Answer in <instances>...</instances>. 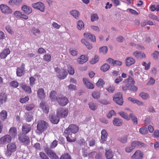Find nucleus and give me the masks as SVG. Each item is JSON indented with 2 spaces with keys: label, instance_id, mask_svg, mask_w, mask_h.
I'll list each match as a JSON object with an SVG mask.
<instances>
[{
  "label": "nucleus",
  "instance_id": "obj_1",
  "mask_svg": "<svg viewBox=\"0 0 159 159\" xmlns=\"http://www.w3.org/2000/svg\"><path fill=\"white\" fill-rule=\"evenodd\" d=\"M48 126V123L43 120H39L37 125V130L39 134H41L46 130Z\"/></svg>",
  "mask_w": 159,
  "mask_h": 159
},
{
  "label": "nucleus",
  "instance_id": "obj_2",
  "mask_svg": "<svg viewBox=\"0 0 159 159\" xmlns=\"http://www.w3.org/2000/svg\"><path fill=\"white\" fill-rule=\"evenodd\" d=\"M79 130V127L78 126L75 124H71L65 130L64 133L67 135L69 136L71 135L72 133H76Z\"/></svg>",
  "mask_w": 159,
  "mask_h": 159
},
{
  "label": "nucleus",
  "instance_id": "obj_3",
  "mask_svg": "<svg viewBox=\"0 0 159 159\" xmlns=\"http://www.w3.org/2000/svg\"><path fill=\"white\" fill-rule=\"evenodd\" d=\"M7 149L5 154L8 157H10L13 152H15L16 149V147L15 143H11L7 145Z\"/></svg>",
  "mask_w": 159,
  "mask_h": 159
},
{
  "label": "nucleus",
  "instance_id": "obj_4",
  "mask_svg": "<svg viewBox=\"0 0 159 159\" xmlns=\"http://www.w3.org/2000/svg\"><path fill=\"white\" fill-rule=\"evenodd\" d=\"M68 112L67 109L60 108L57 110L56 114L57 116L60 118H65L67 116Z\"/></svg>",
  "mask_w": 159,
  "mask_h": 159
},
{
  "label": "nucleus",
  "instance_id": "obj_5",
  "mask_svg": "<svg viewBox=\"0 0 159 159\" xmlns=\"http://www.w3.org/2000/svg\"><path fill=\"white\" fill-rule=\"evenodd\" d=\"M44 151L51 159H58L59 158L56 152L47 146L44 148Z\"/></svg>",
  "mask_w": 159,
  "mask_h": 159
},
{
  "label": "nucleus",
  "instance_id": "obj_6",
  "mask_svg": "<svg viewBox=\"0 0 159 159\" xmlns=\"http://www.w3.org/2000/svg\"><path fill=\"white\" fill-rule=\"evenodd\" d=\"M57 101L61 106H65L68 103L69 100L66 96L60 94L58 96Z\"/></svg>",
  "mask_w": 159,
  "mask_h": 159
},
{
  "label": "nucleus",
  "instance_id": "obj_7",
  "mask_svg": "<svg viewBox=\"0 0 159 159\" xmlns=\"http://www.w3.org/2000/svg\"><path fill=\"white\" fill-rule=\"evenodd\" d=\"M113 100L117 104L120 106L122 105L124 102L122 94L120 93L115 94L113 97Z\"/></svg>",
  "mask_w": 159,
  "mask_h": 159
},
{
  "label": "nucleus",
  "instance_id": "obj_8",
  "mask_svg": "<svg viewBox=\"0 0 159 159\" xmlns=\"http://www.w3.org/2000/svg\"><path fill=\"white\" fill-rule=\"evenodd\" d=\"M25 134L23 133L19 134L18 139L20 142L27 144L30 142V139L29 137Z\"/></svg>",
  "mask_w": 159,
  "mask_h": 159
},
{
  "label": "nucleus",
  "instance_id": "obj_9",
  "mask_svg": "<svg viewBox=\"0 0 159 159\" xmlns=\"http://www.w3.org/2000/svg\"><path fill=\"white\" fill-rule=\"evenodd\" d=\"M132 145L133 147L139 148H145L147 147V145L141 141L135 140L132 142Z\"/></svg>",
  "mask_w": 159,
  "mask_h": 159
},
{
  "label": "nucleus",
  "instance_id": "obj_10",
  "mask_svg": "<svg viewBox=\"0 0 159 159\" xmlns=\"http://www.w3.org/2000/svg\"><path fill=\"white\" fill-rule=\"evenodd\" d=\"M0 9L2 12L5 14H9L12 13V10L7 5L2 4L0 6Z\"/></svg>",
  "mask_w": 159,
  "mask_h": 159
},
{
  "label": "nucleus",
  "instance_id": "obj_11",
  "mask_svg": "<svg viewBox=\"0 0 159 159\" xmlns=\"http://www.w3.org/2000/svg\"><path fill=\"white\" fill-rule=\"evenodd\" d=\"M32 7L35 9H37L42 12L45 11V7L44 4L41 2H38L32 4Z\"/></svg>",
  "mask_w": 159,
  "mask_h": 159
},
{
  "label": "nucleus",
  "instance_id": "obj_12",
  "mask_svg": "<svg viewBox=\"0 0 159 159\" xmlns=\"http://www.w3.org/2000/svg\"><path fill=\"white\" fill-rule=\"evenodd\" d=\"M12 139L11 136L6 135L0 138V144H5L11 142Z\"/></svg>",
  "mask_w": 159,
  "mask_h": 159
},
{
  "label": "nucleus",
  "instance_id": "obj_13",
  "mask_svg": "<svg viewBox=\"0 0 159 159\" xmlns=\"http://www.w3.org/2000/svg\"><path fill=\"white\" fill-rule=\"evenodd\" d=\"M143 154L140 150H137L131 157V159H143Z\"/></svg>",
  "mask_w": 159,
  "mask_h": 159
},
{
  "label": "nucleus",
  "instance_id": "obj_14",
  "mask_svg": "<svg viewBox=\"0 0 159 159\" xmlns=\"http://www.w3.org/2000/svg\"><path fill=\"white\" fill-rule=\"evenodd\" d=\"M25 64L22 63L21 66L17 67L16 69V74L17 76L20 77L23 75L25 73Z\"/></svg>",
  "mask_w": 159,
  "mask_h": 159
},
{
  "label": "nucleus",
  "instance_id": "obj_15",
  "mask_svg": "<svg viewBox=\"0 0 159 159\" xmlns=\"http://www.w3.org/2000/svg\"><path fill=\"white\" fill-rule=\"evenodd\" d=\"M133 55L138 59H142L146 58L145 54L142 52L135 51L133 52Z\"/></svg>",
  "mask_w": 159,
  "mask_h": 159
},
{
  "label": "nucleus",
  "instance_id": "obj_16",
  "mask_svg": "<svg viewBox=\"0 0 159 159\" xmlns=\"http://www.w3.org/2000/svg\"><path fill=\"white\" fill-rule=\"evenodd\" d=\"M40 108L42 109L43 111L46 114H48L49 112V107L45 102L42 101L40 104Z\"/></svg>",
  "mask_w": 159,
  "mask_h": 159
},
{
  "label": "nucleus",
  "instance_id": "obj_17",
  "mask_svg": "<svg viewBox=\"0 0 159 159\" xmlns=\"http://www.w3.org/2000/svg\"><path fill=\"white\" fill-rule=\"evenodd\" d=\"M88 58L87 56L82 55L77 59V61L79 64H83L88 61Z\"/></svg>",
  "mask_w": 159,
  "mask_h": 159
},
{
  "label": "nucleus",
  "instance_id": "obj_18",
  "mask_svg": "<svg viewBox=\"0 0 159 159\" xmlns=\"http://www.w3.org/2000/svg\"><path fill=\"white\" fill-rule=\"evenodd\" d=\"M31 129V125L28 124H24L22 126V133L26 134L29 133Z\"/></svg>",
  "mask_w": 159,
  "mask_h": 159
},
{
  "label": "nucleus",
  "instance_id": "obj_19",
  "mask_svg": "<svg viewBox=\"0 0 159 159\" xmlns=\"http://www.w3.org/2000/svg\"><path fill=\"white\" fill-rule=\"evenodd\" d=\"M10 53V51L9 48L4 49L0 53V57L1 59H5L7 56Z\"/></svg>",
  "mask_w": 159,
  "mask_h": 159
},
{
  "label": "nucleus",
  "instance_id": "obj_20",
  "mask_svg": "<svg viewBox=\"0 0 159 159\" xmlns=\"http://www.w3.org/2000/svg\"><path fill=\"white\" fill-rule=\"evenodd\" d=\"M20 86L23 90L29 93H32V90L30 87L28 85H26L25 83H22L20 84Z\"/></svg>",
  "mask_w": 159,
  "mask_h": 159
},
{
  "label": "nucleus",
  "instance_id": "obj_21",
  "mask_svg": "<svg viewBox=\"0 0 159 159\" xmlns=\"http://www.w3.org/2000/svg\"><path fill=\"white\" fill-rule=\"evenodd\" d=\"M49 118L51 122L54 124H57L59 121L60 118L57 115H50Z\"/></svg>",
  "mask_w": 159,
  "mask_h": 159
},
{
  "label": "nucleus",
  "instance_id": "obj_22",
  "mask_svg": "<svg viewBox=\"0 0 159 159\" xmlns=\"http://www.w3.org/2000/svg\"><path fill=\"white\" fill-rule=\"evenodd\" d=\"M84 35L86 39L93 42H96V38L94 35L89 33H85Z\"/></svg>",
  "mask_w": 159,
  "mask_h": 159
},
{
  "label": "nucleus",
  "instance_id": "obj_23",
  "mask_svg": "<svg viewBox=\"0 0 159 159\" xmlns=\"http://www.w3.org/2000/svg\"><path fill=\"white\" fill-rule=\"evenodd\" d=\"M68 75V73L66 71L65 69H62L59 72V74L58 75V77L60 80H63Z\"/></svg>",
  "mask_w": 159,
  "mask_h": 159
},
{
  "label": "nucleus",
  "instance_id": "obj_24",
  "mask_svg": "<svg viewBox=\"0 0 159 159\" xmlns=\"http://www.w3.org/2000/svg\"><path fill=\"white\" fill-rule=\"evenodd\" d=\"M37 95L41 99H43L45 98V94L43 89L40 88L38 90Z\"/></svg>",
  "mask_w": 159,
  "mask_h": 159
},
{
  "label": "nucleus",
  "instance_id": "obj_25",
  "mask_svg": "<svg viewBox=\"0 0 159 159\" xmlns=\"http://www.w3.org/2000/svg\"><path fill=\"white\" fill-rule=\"evenodd\" d=\"M101 140L102 143H103L107 140L108 134L105 129H103L101 131Z\"/></svg>",
  "mask_w": 159,
  "mask_h": 159
},
{
  "label": "nucleus",
  "instance_id": "obj_26",
  "mask_svg": "<svg viewBox=\"0 0 159 159\" xmlns=\"http://www.w3.org/2000/svg\"><path fill=\"white\" fill-rule=\"evenodd\" d=\"M135 62V60L131 57H127L126 59V65L128 66L134 64Z\"/></svg>",
  "mask_w": 159,
  "mask_h": 159
},
{
  "label": "nucleus",
  "instance_id": "obj_27",
  "mask_svg": "<svg viewBox=\"0 0 159 159\" xmlns=\"http://www.w3.org/2000/svg\"><path fill=\"white\" fill-rule=\"evenodd\" d=\"M21 9L25 13L28 15L32 12V9L31 7L27 5H24L22 6Z\"/></svg>",
  "mask_w": 159,
  "mask_h": 159
},
{
  "label": "nucleus",
  "instance_id": "obj_28",
  "mask_svg": "<svg viewBox=\"0 0 159 159\" xmlns=\"http://www.w3.org/2000/svg\"><path fill=\"white\" fill-rule=\"evenodd\" d=\"M113 123L115 126H119L122 125L123 121L121 119L118 118H114L113 120Z\"/></svg>",
  "mask_w": 159,
  "mask_h": 159
},
{
  "label": "nucleus",
  "instance_id": "obj_29",
  "mask_svg": "<svg viewBox=\"0 0 159 159\" xmlns=\"http://www.w3.org/2000/svg\"><path fill=\"white\" fill-rule=\"evenodd\" d=\"M83 82L86 86L87 88L93 89L94 88L93 85L90 83L88 80L85 79H83Z\"/></svg>",
  "mask_w": 159,
  "mask_h": 159
},
{
  "label": "nucleus",
  "instance_id": "obj_30",
  "mask_svg": "<svg viewBox=\"0 0 159 159\" xmlns=\"http://www.w3.org/2000/svg\"><path fill=\"white\" fill-rule=\"evenodd\" d=\"M9 133L12 137H15L17 134L16 128L14 127H11L9 130Z\"/></svg>",
  "mask_w": 159,
  "mask_h": 159
},
{
  "label": "nucleus",
  "instance_id": "obj_31",
  "mask_svg": "<svg viewBox=\"0 0 159 159\" xmlns=\"http://www.w3.org/2000/svg\"><path fill=\"white\" fill-rule=\"evenodd\" d=\"M7 99L6 94L4 93H0V105L6 102Z\"/></svg>",
  "mask_w": 159,
  "mask_h": 159
},
{
  "label": "nucleus",
  "instance_id": "obj_32",
  "mask_svg": "<svg viewBox=\"0 0 159 159\" xmlns=\"http://www.w3.org/2000/svg\"><path fill=\"white\" fill-rule=\"evenodd\" d=\"M130 119H131L132 120L133 124L134 125H137L138 124V120L135 115L132 112L130 113L129 114Z\"/></svg>",
  "mask_w": 159,
  "mask_h": 159
},
{
  "label": "nucleus",
  "instance_id": "obj_33",
  "mask_svg": "<svg viewBox=\"0 0 159 159\" xmlns=\"http://www.w3.org/2000/svg\"><path fill=\"white\" fill-rule=\"evenodd\" d=\"M105 156L107 159H112L113 157V154L111 150H106Z\"/></svg>",
  "mask_w": 159,
  "mask_h": 159
},
{
  "label": "nucleus",
  "instance_id": "obj_34",
  "mask_svg": "<svg viewBox=\"0 0 159 159\" xmlns=\"http://www.w3.org/2000/svg\"><path fill=\"white\" fill-rule=\"evenodd\" d=\"M22 2V0H10L8 2L9 4L15 5L18 6L21 5Z\"/></svg>",
  "mask_w": 159,
  "mask_h": 159
},
{
  "label": "nucleus",
  "instance_id": "obj_35",
  "mask_svg": "<svg viewBox=\"0 0 159 159\" xmlns=\"http://www.w3.org/2000/svg\"><path fill=\"white\" fill-rule=\"evenodd\" d=\"M128 137L126 135H120L118 140L122 143H126L127 141Z\"/></svg>",
  "mask_w": 159,
  "mask_h": 159
},
{
  "label": "nucleus",
  "instance_id": "obj_36",
  "mask_svg": "<svg viewBox=\"0 0 159 159\" xmlns=\"http://www.w3.org/2000/svg\"><path fill=\"white\" fill-rule=\"evenodd\" d=\"M57 93L56 91L53 90L50 93L49 97L53 101H57V99L58 98V96H56Z\"/></svg>",
  "mask_w": 159,
  "mask_h": 159
},
{
  "label": "nucleus",
  "instance_id": "obj_37",
  "mask_svg": "<svg viewBox=\"0 0 159 159\" xmlns=\"http://www.w3.org/2000/svg\"><path fill=\"white\" fill-rule=\"evenodd\" d=\"M81 42L86 46L88 49L90 50L93 48L92 44L90 43L89 42L86 41L85 39H82Z\"/></svg>",
  "mask_w": 159,
  "mask_h": 159
},
{
  "label": "nucleus",
  "instance_id": "obj_38",
  "mask_svg": "<svg viewBox=\"0 0 159 159\" xmlns=\"http://www.w3.org/2000/svg\"><path fill=\"white\" fill-rule=\"evenodd\" d=\"M70 14L74 17L77 19H79V17L80 15L79 12L76 10L71 11L70 12Z\"/></svg>",
  "mask_w": 159,
  "mask_h": 159
},
{
  "label": "nucleus",
  "instance_id": "obj_39",
  "mask_svg": "<svg viewBox=\"0 0 159 159\" xmlns=\"http://www.w3.org/2000/svg\"><path fill=\"white\" fill-rule=\"evenodd\" d=\"M88 105L90 109L92 111L96 110L97 108V105L93 102H90L88 103Z\"/></svg>",
  "mask_w": 159,
  "mask_h": 159
},
{
  "label": "nucleus",
  "instance_id": "obj_40",
  "mask_svg": "<svg viewBox=\"0 0 159 159\" xmlns=\"http://www.w3.org/2000/svg\"><path fill=\"white\" fill-rule=\"evenodd\" d=\"M67 70L69 74L71 75H73L75 72L74 68L70 64L67 66Z\"/></svg>",
  "mask_w": 159,
  "mask_h": 159
},
{
  "label": "nucleus",
  "instance_id": "obj_41",
  "mask_svg": "<svg viewBox=\"0 0 159 159\" xmlns=\"http://www.w3.org/2000/svg\"><path fill=\"white\" fill-rule=\"evenodd\" d=\"M92 96L95 99H98L100 97V93L99 92L94 91L92 93Z\"/></svg>",
  "mask_w": 159,
  "mask_h": 159
},
{
  "label": "nucleus",
  "instance_id": "obj_42",
  "mask_svg": "<svg viewBox=\"0 0 159 159\" xmlns=\"http://www.w3.org/2000/svg\"><path fill=\"white\" fill-rule=\"evenodd\" d=\"M118 114L126 120H130L129 117L128 115L124 112L122 111L119 112Z\"/></svg>",
  "mask_w": 159,
  "mask_h": 159
},
{
  "label": "nucleus",
  "instance_id": "obj_43",
  "mask_svg": "<svg viewBox=\"0 0 159 159\" xmlns=\"http://www.w3.org/2000/svg\"><path fill=\"white\" fill-rule=\"evenodd\" d=\"M43 59L44 61L47 62H49L52 59L51 55L48 53L44 55Z\"/></svg>",
  "mask_w": 159,
  "mask_h": 159
},
{
  "label": "nucleus",
  "instance_id": "obj_44",
  "mask_svg": "<svg viewBox=\"0 0 159 159\" xmlns=\"http://www.w3.org/2000/svg\"><path fill=\"white\" fill-rule=\"evenodd\" d=\"M0 116L2 119L5 120L7 118V111L5 110H2L0 113Z\"/></svg>",
  "mask_w": 159,
  "mask_h": 159
},
{
  "label": "nucleus",
  "instance_id": "obj_45",
  "mask_svg": "<svg viewBox=\"0 0 159 159\" xmlns=\"http://www.w3.org/2000/svg\"><path fill=\"white\" fill-rule=\"evenodd\" d=\"M110 66L108 64L105 63L103 64L101 67V70L104 72H106L110 68Z\"/></svg>",
  "mask_w": 159,
  "mask_h": 159
},
{
  "label": "nucleus",
  "instance_id": "obj_46",
  "mask_svg": "<svg viewBox=\"0 0 159 159\" xmlns=\"http://www.w3.org/2000/svg\"><path fill=\"white\" fill-rule=\"evenodd\" d=\"M140 96L143 99H147L150 97L149 95L144 92H142L139 94Z\"/></svg>",
  "mask_w": 159,
  "mask_h": 159
},
{
  "label": "nucleus",
  "instance_id": "obj_47",
  "mask_svg": "<svg viewBox=\"0 0 159 159\" xmlns=\"http://www.w3.org/2000/svg\"><path fill=\"white\" fill-rule=\"evenodd\" d=\"M104 84V81L103 80L101 79H99L96 83V85L98 87H101L103 86Z\"/></svg>",
  "mask_w": 159,
  "mask_h": 159
},
{
  "label": "nucleus",
  "instance_id": "obj_48",
  "mask_svg": "<svg viewBox=\"0 0 159 159\" xmlns=\"http://www.w3.org/2000/svg\"><path fill=\"white\" fill-rule=\"evenodd\" d=\"M99 18L97 14H92L91 16V21L94 22L97 20Z\"/></svg>",
  "mask_w": 159,
  "mask_h": 159
},
{
  "label": "nucleus",
  "instance_id": "obj_49",
  "mask_svg": "<svg viewBox=\"0 0 159 159\" xmlns=\"http://www.w3.org/2000/svg\"><path fill=\"white\" fill-rule=\"evenodd\" d=\"M60 159H71V157L69 153H65L62 155Z\"/></svg>",
  "mask_w": 159,
  "mask_h": 159
},
{
  "label": "nucleus",
  "instance_id": "obj_50",
  "mask_svg": "<svg viewBox=\"0 0 159 159\" xmlns=\"http://www.w3.org/2000/svg\"><path fill=\"white\" fill-rule=\"evenodd\" d=\"M77 27L79 30L84 29V24L83 22L81 20H79L77 22Z\"/></svg>",
  "mask_w": 159,
  "mask_h": 159
},
{
  "label": "nucleus",
  "instance_id": "obj_51",
  "mask_svg": "<svg viewBox=\"0 0 159 159\" xmlns=\"http://www.w3.org/2000/svg\"><path fill=\"white\" fill-rule=\"evenodd\" d=\"M34 107L35 106L34 104H29L26 106L25 109L27 111H30L32 110Z\"/></svg>",
  "mask_w": 159,
  "mask_h": 159
},
{
  "label": "nucleus",
  "instance_id": "obj_52",
  "mask_svg": "<svg viewBox=\"0 0 159 159\" xmlns=\"http://www.w3.org/2000/svg\"><path fill=\"white\" fill-rule=\"evenodd\" d=\"M58 144V142L56 140H54L50 144V148L54 149L55 148Z\"/></svg>",
  "mask_w": 159,
  "mask_h": 159
},
{
  "label": "nucleus",
  "instance_id": "obj_53",
  "mask_svg": "<svg viewBox=\"0 0 159 159\" xmlns=\"http://www.w3.org/2000/svg\"><path fill=\"white\" fill-rule=\"evenodd\" d=\"M139 132L142 134H145L148 133L147 129L145 127L141 128L139 129Z\"/></svg>",
  "mask_w": 159,
  "mask_h": 159
},
{
  "label": "nucleus",
  "instance_id": "obj_54",
  "mask_svg": "<svg viewBox=\"0 0 159 159\" xmlns=\"http://www.w3.org/2000/svg\"><path fill=\"white\" fill-rule=\"evenodd\" d=\"M148 16L150 19L152 20L159 21V18H158L157 16H155L152 13L149 14Z\"/></svg>",
  "mask_w": 159,
  "mask_h": 159
},
{
  "label": "nucleus",
  "instance_id": "obj_55",
  "mask_svg": "<svg viewBox=\"0 0 159 159\" xmlns=\"http://www.w3.org/2000/svg\"><path fill=\"white\" fill-rule=\"evenodd\" d=\"M134 148L133 147L132 145V143L131 144V146H127L125 148V151L127 152L130 153L134 149Z\"/></svg>",
  "mask_w": 159,
  "mask_h": 159
},
{
  "label": "nucleus",
  "instance_id": "obj_56",
  "mask_svg": "<svg viewBox=\"0 0 159 159\" xmlns=\"http://www.w3.org/2000/svg\"><path fill=\"white\" fill-rule=\"evenodd\" d=\"M107 48L106 46H104L99 49L100 53L103 54H106L107 52Z\"/></svg>",
  "mask_w": 159,
  "mask_h": 159
},
{
  "label": "nucleus",
  "instance_id": "obj_57",
  "mask_svg": "<svg viewBox=\"0 0 159 159\" xmlns=\"http://www.w3.org/2000/svg\"><path fill=\"white\" fill-rule=\"evenodd\" d=\"M107 90L109 93H113L115 90V87L113 85H110L107 88Z\"/></svg>",
  "mask_w": 159,
  "mask_h": 159
},
{
  "label": "nucleus",
  "instance_id": "obj_58",
  "mask_svg": "<svg viewBox=\"0 0 159 159\" xmlns=\"http://www.w3.org/2000/svg\"><path fill=\"white\" fill-rule=\"evenodd\" d=\"M39 155L41 159H49L48 157L43 152H40Z\"/></svg>",
  "mask_w": 159,
  "mask_h": 159
},
{
  "label": "nucleus",
  "instance_id": "obj_59",
  "mask_svg": "<svg viewBox=\"0 0 159 159\" xmlns=\"http://www.w3.org/2000/svg\"><path fill=\"white\" fill-rule=\"evenodd\" d=\"M10 84L11 86L14 88H17L19 85L18 83L15 81H11Z\"/></svg>",
  "mask_w": 159,
  "mask_h": 159
},
{
  "label": "nucleus",
  "instance_id": "obj_60",
  "mask_svg": "<svg viewBox=\"0 0 159 159\" xmlns=\"http://www.w3.org/2000/svg\"><path fill=\"white\" fill-rule=\"evenodd\" d=\"M31 32L34 35H36V33L39 34L40 33L39 30V29L35 28L34 27L32 28L31 30Z\"/></svg>",
  "mask_w": 159,
  "mask_h": 159
},
{
  "label": "nucleus",
  "instance_id": "obj_61",
  "mask_svg": "<svg viewBox=\"0 0 159 159\" xmlns=\"http://www.w3.org/2000/svg\"><path fill=\"white\" fill-rule=\"evenodd\" d=\"M116 114L115 112L113 110L110 111L107 115V117L108 118H111L112 116L115 115Z\"/></svg>",
  "mask_w": 159,
  "mask_h": 159
},
{
  "label": "nucleus",
  "instance_id": "obj_62",
  "mask_svg": "<svg viewBox=\"0 0 159 159\" xmlns=\"http://www.w3.org/2000/svg\"><path fill=\"white\" fill-rule=\"evenodd\" d=\"M115 7L118 6L120 5L121 2L119 0H111Z\"/></svg>",
  "mask_w": 159,
  "mask_h": 159
},
{
  "label": "nucleus",
  "instance_id": "obj_63",
  "mask_svg": "<svg viewBox=\"0 0 159 159\" xmlns=\"http://www.w3.org/2000/svg\"><path fill=\"white\" fill-rule=\"evenodd\" d=\"M29 79L30 85L31 86H32L35 84L34 81L35 80L33 77H30Z\"/></svg>",
  "mask_w": 159,
  "mask_h": 159
},
{
  "label": "nucleus",
  "instance_id": "obj_64",
  "mask_svg": "<svg viewBox=\"0 0 159 159\" xmlns=\"http://www.w3.org/2000/svg\"><path fill=\"white\" fill-rule=\"evenodd\" d=\"M98 60V56H95L94 59L91 60L90 62L91 64H93L97 62Z\"/></svg>",
  "mask_w": 159,
  "mask_h": 159
}]
</instances>
